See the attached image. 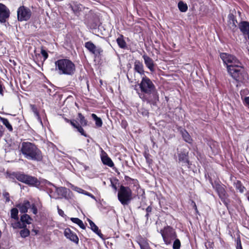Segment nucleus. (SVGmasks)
Returning a JSON list of instances; mask_svg holds the SVG:
<instances>
[{"label":"nucleus","instance_id":"nucleus-1","mask_svg":"<svg viewBox=\"0 0 249 249\" xmlns=\"http://www.w3.org/2000/svg\"><path fill=\"white\" fill-rule=\"evenodd\" d=\"M139 86L142 92L139 93V96L142 101L150 103L153 100H158L159 96L156 87L149 78L144 75Z\"/></svg>","mask_w":249,"mask_h":249},{"label":"nucleus","instance_id":"nucleus-2","mask_svg":"<svg viewBox=\"0 0 249 249\" xmlns=\"http://www.w3.org/2000/svg\"><path fill=\"white\" fill-rule=\"evenodd\" d=\"M20 152L24 158L29 160L40 161L43 159L41 150L32 142H23L21 143Z\"/></svg>","mask_w":249,"mask_h":249},{"label":"nucleus","instance_id":"nucleus-3","mask_svg":"<svg viewBox=\"0 0 249 249\" xmlns=\"http://www.w3.org/2000/svg\"><path fill=\"white\" fill-rule=\"evenodd\" d=\"M55 70L59 74L71 75L75 71L74 64L68 59H60L55 62Z\"/></svg>","mask_w":249,"mask_h":249},{"label":"nucleus","instance_id":"nucleus-4","mask_svg":"<svg viewBox=\"0 0 249 249\" xmlns=\"http://www.w3.org/2000/svg\"><path fill=\"white\" fill-rule=\"evenodd\" d=\"M227 71L229 74L236 81L242 82L248 77V74L240 61V64L228 66Z\"/></svg>","mask_w":249,"mask_h":249},{"label":"nucleus","instance_id":"nucleus-5","mask_svg":"<svg viewBox=\"0 0 249 249\" xmlns=\"http://www.w3.org/2000/svg\"><path fill=\"white\" fill-rule=\"evenodd\" d=\"M118 199L123 206L128 205L133 199V193L128 187L121 185L118 192Z\"/></svg>","mask_w":249,"mask_h":249},{"label":"nucleus","instance_id":"nucleus-6","mask_svg":"<svg viewBox=\"0 0 249 249\" xmlns=\"http://www.w3.org/2000/svg\"><path fill=\"white\" fill-rule=\"evenodd\" d=\"M14 176L17 180L30 186H37L40 184V181L35 177L21 173H16Z\"/></svg>","mask_w":249,"mask_h":249},{"label":"nucleus","instance_id":"nucleus-7","mask_svg":"<svg viewBox=\"0 0 249 249\" xmlns=\"http://www.w3.org/2000/svg\"><path fill=\"white\" fill-rule=\"evenodd\" d=\"M160 233L166 245L170 244L177 236L174 230L170 226L165 227L163 230H161Z\"/></svg>","mask_w":249,"mask_h":249},{"label":"nucleus","instance_id":"nucleus-8","mask_svg":"<svg viewBox=\"0 0 249 249\" xmlns=\"http://www.w3.org/2000/svg\"><path fill=\"white\" fill-rule=\"evenodd\" d=\"M212 185L213 186V188L217 192L221 201L225 204L227 205V203L226 202V199L229 196L225 190V186L224 185L220 184L217 181H214V182L212 183Z\"/></svg>","mask_w":249,"mask_h":249},{"label":"nucleus","instance_id":"nucleus-9","mask_svg":"<svg viewBox=\"0 0 249 249\" xmlns=\"http://www.w3.org/2000/svg\"><path fill=\"white\" fill-rule=\"evenodd\" d=\"M31 15L30 9L24 6H21L18 9L17 16L18 21H27L30 18Z\"/></svg>","mask_w":249,"mask_h":249},{"label":"nucleus","instance_id":"nucleus-10","mask_svg":"<svg viewBox=\"0 0 249 249\" xmlns=\"http://www.w3.org/2000/svg\"><path fill=\"white\" fill-rule=\"evenodd\" d=\"M220 57L223 63L226 65L227 69L228 66H233L236 64H240V61L233 55L223 53L220 54Z\"/></svg>","mask_w":249,"mask_h":249},{"label":"nucleus","instance_id":"nucleus-11","mask_svg":"<svg viewBox=\"0 0 249 249\" xmlns=\"http://www.w3.org/2000/svg\"><path fill=\"white\" fill-rule=\"evenodd\" d=\"M85 47L90 53L95 55H101L103 53V50L100 47L96 46L91 41L86 42Z\"/></svg>","mask_w":249,"mask_h":249},{"label":"nucleus","instance_id":"nucleus-12","mask_svg":"<svg viewBox=\"0 0 249 249\" xmlns=\"http://www.w3.org/2000/svg\"><path fill=\"white\" fill-rule=\"evenodd\" d=\"M10 11L4 4L0 3V22L4 23L9 17Z\"/></svg>","mask_w":249,"mask_h":249},{"label":"nucleus","instance_id":"nucleus-13","mask_svg":"<svg viewBox=\"0 0 249 249\" xmlns=\"http://www.w3.org/2000/svg\"><path fill=\"white\" fill-rule=\"evenodd\" d=\"M65 236L76 244L79 242V238L77 235L71 231L69 228L65 230L64 232Z\"/></svg>","mask_w":249,"mask_h":249},{"label":"nucleus","instance_id":"nucleus-14","mask_svg":"<svg viewBox=\"0 0 249 249\" xmlns=\"http://www.w3.org/2000/svg\"><path fill=\"white\" fill-rule=\"evenodd\" d=\"M238 26L240 31L244 36H247L249 40V22L246 21H241L239 23Z\"/></svg>","mask_w":249,"mask_h":249},{"label":"nucleus","instance_id":"nucleus-15","mask_svg":"<svg viewBox=\"0 0 249 249\" xmlns=\"http://www.w3.org/2000/svg\"><path fill=\"white\" fill-rule=\"evenodd\" d=\"M144 63L147 68L150 70V71L153 72L154 69V62L153 60L146 54H144L142 56Z\"/></svg>","mask_w":249,"mask_h":249},{"label":"nucleus","instance_id":"nucleus-16","mask_svg":"<svg viewBox=\"0 0 249 249\" xmlns=\"http://www.w3.org/2000/svg\"><path fill=\"white\" fill-rule=\"evenodd\" d=\"M30 207V203L28 200H25L23 203L16 205V207L18 208L20 212L24 213L27 212L28 209Z\"/></svg>","mask_w":249,"mask_h":249},{"label":"nucleus","instance_id":"nucleus-17","mask_svg":"<svg viewBox=\"0 0 249 249\" xmlns=\"http://www.w3.org/2000/svg\"><path fill=\"white\" fill-rule=\"evenodd\" d=\"M134 70L141 75H144V71L143 69V65L142 62L139 60H136L134 63Z\"/></svg>","mask_w":249,"mask_h":249},{"label":"nucleus","instance_id":"nucleus-18","mask_svg":"<svg viewBox=\"0 0 249 249\" xmlns=\"http://www.w3.org/2000/svg\"><path fill=\"white\" fill-rule=\"evenodd\" d=\"M179 132L181 134L182 138L186 142L189 143H192V139L189 133L185 129L180 128Z\"/></svg>","mask_w":249,"mask_h":249},{"label":"nucleus","instance_id":"nucleus-19","mask_svg":"<svg viewBox=\"0 0 249 249\" xmlns=\"http://www.w3.org/2000/svg\"><path fill=\"white\" fill-rule=\"evenodd\" d=\"M178 160L183 163L189 164L188 152L183 151L178 154Z\"/></svg>","mask_w":249,"mask_h":249},{"label":"nucleus","instance_id":"nucleus-20","mask_svg":"<svg viewBox=\"0 0 249 249\" xmlns=\"http://www.w3.org/2000/svg\"><path fill=\"white\" fill-rule=\"evenodd\" d=\"M90 228L93 231L96 233L100 237H103V234L101 232V231L99 230L98 227L95 224V223L91 220L88 219Z\"/></svg>","mask_w":249,"mask_h":249},{"label":"nucleus","instance_id":"nucleus-21","mask_svg":"<svg viewBox=\"0 0 249 249\" xmlns=\"http://www.w3.org/2000/svg\"><path fill=\"white\" fill-rule=\"evenodd\" d=\"M229 26L230 28L234 29L236 27L237 20L235 19V17L233 14H229L228 16Z\"/></svg>","mask_w":249,"mask_h":249},{"label":"nucleus","instance_id":"nucleus-22","mask_svg":"<svg viewBox=\"0 0 249 249\" xmlns=\"http://www.w3.org/2000/svg\"><path fill=\"white\" fill-rule=\"evenodd\" d=\"M56 192L61 197H66L67 195V189L65 187H55Z\"/></svg>","mask_w":249,"mask_h":249},{"label":"nucleus","instance_id":"nucleus-23","mask_svg":"<svg viewBox=\"0 0 249 249\" xmlns=\"http://www.w3.org/2000/svg\"><path fill=\"white\" fill-rule=\"evenodd\" d=\"M101 159L102 161L104 164L107 165L110 167H112L114 166L113 161L107 156H104L102 157Z\"/></svg>","mask_w":249,"mask_h":249},{"label":"nucleus","instance_id":"nucleus-24","mask_svg":"<svg viewBox=\"0 0 249 249\" xmlns=\"http://www.w3.org/2000/svg\"><path fill=\"white\" fill-rule=\"evenodd\" d=\"M17 221L14 222H11V226L13 229H22L26 227V225H25V223H23L21 221Z\"/></svg>","mask_w":249,"mask_h":249},{"label":"nucleus","instance_id":"nucleus-25","mask_svg":"<svg viewBox=\"0 0 249 249\" xmlns=\"http://www.w3.org/2000/svg\"><path fill=\"white\" fill-rule=\"evenodd\" d=\"M117 43L120 48L125 49L126 48V43L124 39L123 35H121L116 40Z\"/></svg>","mask_w":249,"mask_h":249},{"label":"nucleus","instance_id":"nucleus-26","mask_svg":"<svg viewBox=\"0 0 249 249\" xmlns=\"http://www.w3.org/2000/svg\"><path fill=\"white\" fill-rule=\"evenodd\" d=\"M71 10L73 11L75 15H77L79 13L82 11V6L80 4L75 3L73 5H71Z\"/></svg>","mask_w":249,"mask_h":249},{"label":"nucleus","instance_id":"nucleus-27","mask_svg":"<svg viewBox=\"0 0 249 249\" xmlns=\"http://www.w3.org/2000/svg\"><path fill=\"white\" fill-rule=\"evenodd\" d=\"M70 219L72 222L77 224L81 229L84 230L86 229L83 221L78 218L71 217Z\"/></svg>","mask_w":249,"mask_h":249},{"label":"nucleus","instance_id":"nucleus-28","mask_svg":"<svg viewBox=\"0 0 249 249\" xmlns=\"http://www.w3.org/2000/svg\"><path fill=\"white\" fill-rule=\"evenodd\" d=\"M31 220L32 219L30 216L27 214H24L20 217V221L23 223H25V225L30 224Z\"/></svg>","mask_w":249,"mask_h":249},{"label":"nucleus","instance_id":"nucleus-29","mask_svg":"<svg viewBox=\"0 0 249 249\" xmlns=\"http://www.w3.org/2000/svg\"><path fill=\"white\" fill-rule=\"evenodd\" d=\"M92 118L95 120V124L97 127H101L103 124V122L101 119L94 113L91 114Z\"/></svg>","mask_w":249,"mask_h":249},{"label":"nucleus","instance_id":"nucleus-30","mask_svg":"<svg viewBox=\"0 0 249 249\" xmlns=\"http://www.w3.org/2000/svg\"><path fill=\"white\" fill-rule=\"evenodd\" d=\"M18 211L16 208H12L11 210V217L16 220H18Z\"/></svg>","mask_w":249,"mask_h":249},{"label":"nucleus","instance_id":"nucleus-31","mask_svg":"<svg viewBox=\"0 0 249 249\" xmlns=\"http://www.w3.org/2000/svg\"><path fill=\"white\" fill-rule=\"evenodd\" d=\"M234 185L236 189L239 190L240 193H242L244 192L245 188L244 186L242 185V184L240 181L237 180L236 182L234 183Z\"/></svg>","mask_w":249,"mask_h":249},{"label":"nucleus","instance_id":"nucleus-32","mask_svg":"<svg viewBox=\"0 0 249 249\" xmlns=\"http://www.w3.org/2000/svg\"><path fill=\"white\" fill-rule=\"evenodd\" d=\"M178 6L179 10L182 12H185L188 10L187 5L182 1L178 3Z\"/></svg>","mask_w":249,"mask_h":249},{"label":"nucleus","instance_id":"nucleus-33","mask_svg":"<svg viewBox=\"0 0 249 249\" xmlns=\"http://www.w3.org/2000/svg\"><path fill=\"white\" fill-rule=\"evenodd\" d=\"M0 121L2 122L3 124L5 125V126L10 131H12L13 130V127L9 123L8 119L0 117Z\"/></svg>","mask_w":249,"mask_h":249},{"label":"nucleus","instance_id":"nucleus-34","mask_svg":"<svg viewBox=\"0 0 249 249\" xmlns=\"http://www.w3.org/2000/svg\"><path fill=\"white\" fill-rule=\"evenodd\" d=\"M78 116L79 119V122L81 125L86 126L88 124V121L85 118V117L81 113H78Z\"/></svg>","mask_w":249,"mask_h":249},{"label":"nucleus","instance_id":"nucleus-35","mask_svg":"<svg viewBox=\"0 0 249 249\" xmlns=\"http://www.w3.org/2000/svg\"><path fill=\"white\" fill-rule=\"evenodd\" d=\"M23 229L20 231V236L23 238H25L28 236L30 234V231L26 228H22Z\"/></svg>","mask_w":249,"mask_h":249},{"label":"nucleus","instance_id":"nucleus-36","mask_svg":"<svg viewBox=\"0 0 249 249\" xmlns=\"http://www.w3.org/2000/svg\"><path fill=\"white\" fill-rule=\"evenodd\" d=\"M32 109L33 112H34L35 116L37 117V120L42 123V120L41 119L39 116V112L37 110V108L34 105H32Z\"/></svg>","mask_w":249,"mask_h":249},{"label":"nucleus","instance_id":"nucleus-37","mask_svg":"<svg viewBox=\"0 0 249 249\" xmlns=\"http://www.w3.org/2000/svg\"><path fill=\"white\" fill-rule=\"evenodd\" d=\"M180 242L178 239H176L173 245V249H179L180 248Z\"/></svg>","mask_w":249,"mask_h":249},{"label":"nucleus","instance_id":"nucleus-38","mask_svg":"<svg viewBox=\"0 0 249 249\" xmlns=\"http://www.w3.org/2000/svg\"><path fill=\"white\" fill-rule=\"evenodd\" d=\"M152 210V208L151 206H148L146 209V213L145 215V217H146L147 220H148V218H149V217L150 215V213H151Z\"/></svg>","mask_w":249,"mask_h":249},{"label":"nucleus","instance_id":"nucleus-39","mask_svg":"<svg viewBox=\"0 0 249 249\" xmlns=\"http://www.w3.org/2000/svg\"><path fill=\"white\" fill-rule=\"evenodd\" d=\"M77 130L82 135L85 137H87V135L85 132L84 130L80 125L79 126H78Z\"/></svg>","mask_w":249,"mask_h":249},{"label":"nucleus","instance_id":"nucleus-40","mask_svg":"<svg viewBox=\"0 0 249 249\" xmlns=\"http://www.w3.org/2000/svg\"><path fill=\"white\" fill-rule=\"evenodd\" d=\"M70 124L74 128H75L76 129L78 128V126L80 125L75 120H72L71 121Z\"/></svg>","mask_w":249,"mask_h":249},{"label":"nucleus","instance_id":"nucleus-41","mask_svg":"<svg viewBox=\"0 0 249 249\" xmlns=\"http://www.w3.org/2000/svg\"><path fill=\"white\" fill-rule=\"evenodd\" d=\"M70 124L74 128H75L76 129L78 128V126L80 125L75 120H72L71 121Z\"/></svg>","mask_w":249,"mask_h":249},{"label":"nucleus","instance_id":"nucleus-42","mask_svg":"<svg viewBox=\"0 0 249 249\" xmlns=\"http://www.w3.org/2000/svg\"><path fill=\"white\" fill-rule=\"evenodd\" d=\"M236 249H243L242 247L241 240L239 237L236 239Z\"/></svg>","mask_w":249,"mask_h":249},{"label":"nucleus","instance_id":"nucleus-43","mask_svg":"<svg viewBox=\"0 0 249 249\" xmlns=\"http://www.w3.org/2000/svg\"><path fill=\"white\" fill-rule=\"evenodd\" d=\"M3 196L5 198L6 202H8L10 201V195L7 192H4L3 193Z\"/></svg>","mask_w":249,"mask_h":249},{"label":"nucleus","instance_id":"nucleus-44","mask_svg":"<svg viewBox=\"0 0 249 249\" xmlns=\"http://www.w3.org/2000/svg\"><path fill=\"white\" fill-rule=\"evenodd\" d=\"M41 53L42 54V56L44 57V60H45L48 57V53H47V52L45 50L42 49L41 51Z\"/></svg>","mask_w":249,"mask_h":249},{"label":"nucleus","instance_id":"nucleus-45","mask_svg":"<svg viewBox=\"0 0 249 249\" xmlns=\"http://www.w3.org/2000/svg\"><path fill=\"white\" fill-rule=\"evenodd\" d=\"M74 191L81 194H84L85 191L83 190L82 189L77 187H74L73 189Z\"/></svg>","mask_w":249,"mask_h":249},{"label":"nucleus","instance_id":"nucleus-46","mask_svg":"<svg viewBox=\"0 0 249 249\" xmlns=\"http://www.w3.org/2000/svg\"><path fill=\"white\" fill-rule=\"evenodd\" d=\"M30 207H31L33 213L36 214L37 213V209L35 205L33 204L32 205H31Z\"/></svg>","mask_w":249,"mask_h":249},{"label":"nucleus","instance_id":"nucleus-47","mask_svg":"<svg viewBox=\"0 0 249 249\" xmlns=\"http://www.w3.org/2000/svg\"><path fill=\"white\" fill-rule=\"evenodd\" d=\"M57 210H58V214H59L60 216H62V217H66V214H65V213H64L63 211V210H62L61 209H60L59 208V207H58V206H57Z\"/></svg>","mask_w":249,"mask_h":249},{"label":"nucleus","instance_id":"nucleus-48","mask_svg":"<svg viewBox=\"0 0 249 249\" xmlns=\"http://www.w3.org/2000/svg\"><path fill=\"white\" fill-rule=\"evenodd\" d=\"M84 194L86 195V196H88L90 197L91 198H92V199H94L95 200H96V199L95 197L92 194H91V193H90L89 192H88L85 191V192Z\"/></svg>","mask_w":249,"mask_h":249},{"label":"nucleus","instance_id":"nucleus-49","mask_svg":"<svg viewBox=\"0 0 249 249\" xmlns=\"http://www.w3.org/2000/svg\"><path fill=\"white\" fill-rule=\"evenodd\" d=\"M141 249H148L147 244H139Z\"/></svg>","mask_w":249,"mask_h":249},{"label":"nucleus","instance_id":"nucleus-50","mask_svg":"<svg viewBox=\"0 0 249 249\" xmlns=\"http://www.w3.org/2000/svg\"><path fill=\"white\" fill-rule=\"evenodd\" d=\"M244 102L245 104L249 106V97H246L245 98Z\"/></svg>","mask_w":249,"mask_h":249},{"label":"nucleus","instance_id":"nucleus-51","mask_svg":"<svg viewBox=\"0 0 249 249\" xmlns=\"http://www.w3.org/2000/svg\"><path fill=\"white\" fill-rule=\"evenodd\" d=\"M3 134V127L2 125H0V138L2 136Z\"/></svg>","mask_w":249,"mask_h":249},{"label":"nucleus","instance_id":"nucleus-52","mask_svg":"<svg viewBox=\"0 0 249 249\" xmlns=\"http://www.w3.org/2000/svg\"><path fill=\"white\" fill-rule=\"evenodd\" d=\"M111 187L115 190H117V187L116 186V185H115L113 182L112 181H111Z\"/></svg>","mask_w":249,"mask_h":249},{"label":"nucleus","instance_id":"nucleus-53","mask_svg":"<svg viewBox=\"0 0 249 249\" xmlns=\"http://www.w3.org/2000/svg\"><path fill=\"white\" fill-rule=\"evenodd\" d=\"M124 178H125V180L127 181H129L132 180V179L128 176H125Z\"/></svg>","mask_w":249,"mask_h":249},{"label":"nucleus","instance_id":"nucleus-54","mask_svg":"<svg viewBox=\"0 0 249 249\" xmlns=\"http://www.w3.org/2000/svg\"><path fill=\"white\" fill-rule=\"evenodd\" d=\"M45 88L47 89V91L48 92V93H50L51 91V90L48 88H47V87H45Z\"/></svg>","mask_w":249,"mask_h":249},{"label":"nucleus","instance_id":"nucleus-55","mask_svg":"<svg viewBox=\"0 0 249 249\" xmlns=\"http://www.w3.org/2000/svg\"><path fill=\"white\" fill-rule=\"evenodd\" d=\"M65 120H66V121L67 123H70V121H71V120H69V119H65Z\"/></svg>","mask_w":249,"mask_h":249}]
</instances>
